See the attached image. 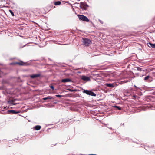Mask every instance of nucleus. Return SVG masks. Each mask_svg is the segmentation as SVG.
I'll return each instance as SVG.
<instances>
[{
	"label": "nucleus",
	"mask_w": 155,
	"mask_h": 155,
	"mask_svg": "<svg viewBox=\"0 0 155 155\" xmlns=\"http://www.w3.org/2000/svg\"><path fill=\"white\" fill-rule=\"evenodd\" d=\"M134 87H135L136 88H137V87L135 85H134Z\"/></svg>",
	"instance_id": "nucleus-25"
},
{
	"label": "nucleus",
	"mask_w": 155,
	"mask_h": 155,
	"mask_svg": "<svg viewBox=\"0 0 155 155\" xmlns=\"http://www.w3.org/2000/svg\"><path fill=\"white\" fill-rule=\"evenodd\" d=\"M41 126L40 125H37L33 127V129L36 130H38L40 129Z\"/></svg>",
	"instance_id": "nucleus-10"
},
{
	"label": "nucleus",
	"mask_w": 155,
	"mask_h": 155,
	"mask_svg": "<svg viewBox=\"0 0 155 155\" xmlns=\"http://www.w3.org/2000/svg\"><path fill=\"white\" fill-rule=\"evenodd\" d=\"M56 96L58 97H62L63 96L60 95H56Z\"/></svg>",
	"instance_id": "nucleus-20"
},
{
	"label": "nucleus",
	"mask_w": 155,
	"mask_h": 155,
	"mask_svg": "<svg viewBox=\"0 0 155 155\" xmlns=\"http://www.w3.org/2000/svg\"><path fill=\"white\" fill-rule=\"evenodd\" d=\"M9 11H10V13H11V15H12L13 16H14V14L13 12H12V11L11 10H9Z\"/></svg>",
	"instance_id": "nucleus-19"
},
{
	"label": "nucleus",
	"mask_w": 155,
	"mask_h": 155,
	"mask_svg": "<svg viewBox=\"0 0 155 155\" xmlns=\"http://www.w3.org/2000/svg\"><path fill=\"white\" fill-rule=\"evenodd\" d=\"M15 101V100H11V101H8V102L10 104L15 105L16 104L14 103Z\"/></svg>",
	"instance_id": "nucleus-12"
},
{
	"label": "nucleus",
	"mask_w": 155,
	"mask_h": 155,
	"mask_svg": "<svg viewBox=\"0 0 155 155\" xmlns=\"http://www.w3.org/2000/svg\"><path fill=\"white\" fill-rule=\"evenodd\" d=\"M83 93H85L87 95H91L93 96H96V94L93 92L86 90H83Z\"/></svg>",
	"instance_id": "nucleus-3"
},
{
	"label": "nucleus",
	"mask_w": 155,
	"mask_h": 155,
	"mask_svg": "<svg viewBox=\"0 0 155 155\" xmlns=\"http://www.w3.org/2000/svg\"><path fill=\"white\" fill-rule=\"evenodd\" d=\"M54 97L51 96H48V97L43 98L42 99L43 100H45L47 99H54Z\"/></svg>",
	"instance_id": "nucleus-11"
},
{
	"label": "nucleus",
	"mask_w": 155,
	"mask_h": 155,
	"mask_svg": "<svg viewBox=\"0 0 155 155\" xmlns=\"http://www.w3.org/2000/svg\"><path fill=\"white\" fill-rule=\"evenodd\" d=\"M70 91L71 92H72V91H74V90H70Z\"/></svg>",
	"instance_id": "nucleus-22"
},
{
	"label": "nucleus",
	"mask_w": 155,
	"mask_h": 155,
	"mask_svg": "<svg viewBox=\"0 0 155 155\" xmlns=\"http://www.w3.org/2000/svg\"><path fill=\"white\" fill-rule=\"evenodd\" d=\"M8 112L9 114L12 113L15 114H18L20 112L19 111H16L15 110H8Z\"/></svg>",
	"instance_id": "nucleus-9"
},
{
	"label": "nucleus",
	"mask_w": 155,
	"mask_h": 155,
	"mask_svg": "<svg viewBox=\"0 0 155 155\" xmlns=\"http://www.w3.org/2000/svg\"><path fill=\"white\" fill-rule=\"evenodd\" d=\"M133 97H135V95H134V96H133Z\"/></svg>",
	"instance_id": "nucleus-26"
},
{
	"label": "nucleus",
	"mask_w": 155,
	"mask_h": 155,
	"mask_svg": "<svg viewBox=\"0 0 155 155\" xmlns=\"http://www.w3.org/2000/svg\"><path fill=\"white\" fill-rule=\"evenodd\" d=\"M100 21V22H101V23H102V24H103V23L101 21Z\"/></svg>",
	"instance_id": "nucleus-23"
},
{
	"label": "nucleus",
	"mask_w": 155,
	"mask_h": 155,
	"mask_svg": "<svg viewBox=\"0 0 155 155\" xmlns=\"http://www.w3.org/2000/svg\"><path fill=\"white\" fill-rule=\"evenodd\" d=\"M137 70L138 71H142V68L140 67H137Z\"/></svg>",
	"instance_id": "nucleus-16"
},
{
	"label": "nucleus",
	"mask_w": 155,
	"mask_h": 155,
	"mask_svg": "<svg viewBox=\"0 0 155 155\" xmlns=\"http://www.w3.org/2000/svg\"><path fill=\"white\" fill-rule=\"evenodd\" d=\"M87 5L84 2H81L80 3V8L82 9L85 10L86 9Z\"/></svg>",
	"instance_id": "nucleus-4"
},
{
	"label": "nucleus",
	"mask_w": 155,
	"mask_h": 155,
	"mask_svg": "<svg viewBox=\"0 0 155 155\" xmlns=\"http://www.w3.org/2000/svg\"><path fill=\"white\" fill-rule=\"evenodd\" d=\"M40 76V74H33V75H30V77H31V78H35L39 77Z\"/></svg>",
	"instance_id": "nucleus-7"
},
{
	"label": "nucleus",
	"mask_w": 155,
	"mask_h": 155,
	"mask_svg": "<svg viewBox=\"0 0 155 155\" xmlns=\"http://www.w3.org/2000/svg\"><path fill=\"white\" fill-rule=\"evenodd\" d=\"M81 78L82 80L84 81H87L90 80V79L88 77L85 76H82L81 77Z\"/></svg>",
	"instance_id": "nucleus-6"
},
{
	"label": "nucleus",
	"mask_w": 155,
	"mask_h": 155,
	"mask_svg": "<svg viewBox=\"0 0 155 155\" xmlns=\"http://www.w3.org/2000/svg\"><path fill=\"white\" fill-rule=\"evenodd\" d=\"M6 107H4V109H6Z\"/></svg>",
	"instance_id": "nucleus-24"
},
{
	"label": "nucleus",
	"mask_w": 155,
	"mask_h": 155,
	"mask_svg": "<svg viewBox=\"0 0 155 155\" xmlns=\"http://www.w3.org/2000/svg\"><path fill=\"white\" fill-rule=\"evenodd\" d=\"M61 3L60 1H58L57 2H54V5H59L61 4Z\"/></svg>",
	"instance_id": "nucleus-15"
},
{
	"label": "nucleus",
	"mask_w": 155,
	"mask_h": 155,
	"mask_svg": "<svg viewBox=\"0 0 155 155\" xmlns=\"http://www.w3.org/2000/svg\"><path fill=\"white\" fill-rule=\"evenodd\" d=\"M82 40L83 43L85 46H89L91 44V41L90 39L84 38H83Z\"/></svg>",
	"instance_id": "nucleus-1"
},
{
	"label": "nucleus",
	"mask_w": 155,
	"mask_h": 155,
	"mask_svg": "<svg viewBox=\"0 0 155 155\" xmlns=\"http://www.w3.org/2000/svg\"><path fill=\"white\" fill-rule=\"evenodd\" d=\"M106 86L109 87H114V85L112 84H106Z\"/></svg>",
	"instance_id": "nucleus-13"
},
{
	"label": "nucleus",
	"mask_w": 155,
	"mask_h": 155,
	"mask_svg": "<svg viewBox=\"0 0 155 155\" xmlns=\"http://www.w3.org/2000/svg\"><path fill=\"white\" fill-rule=\"evenodd\" d=\"M149 76H146V77H145V78H144V80L145 81L148 80L149 78Z\"/></svg>",
	"instance_id": "nucleus-18"
},
{
	"label": "nucleus",
	"mask_w": 155,
	"mask_h": 155,
	"mask_svg": "<svg viewBox=\"0 0 155 155\" xmlns=\"http://www.w3.org/2000/svg\"><path fill=\"white\" fill-rule=\"evenodd\" d=\"M114 107L117 108L119 110H121V108L120 107L118 106H114Z\"/></svg>",
	"instance_id": "nucleus-17"
},
{
	"label": "nucleus",
	"mask_w": 155,
	"mask_h": 155,
	"mask_svg": "<svg viewBox=\"0 0 155 155\" xmlns=\"http://www.w3.org/2000/svg\"><path fill=\"white\" fill-rule=\"evenodd\" d=\"M78 17L80 20H82L86 22H89V20L87 17L84 15H78Z\"/></svg>",
	"instance_id": "nucleus-2"
},
{
	"label": "nucleus",
	"mask_w": 155,
	"mask_h": 155,
	"mask_svg": "<svg viewBox=\"0 0 155 155\" xmlns=\"http://www.w3.org/2000/svg\"><path fill=\"white\" fill-rule=\"evenodd\" d=\"M63 83H66L69 82H71L72 81L71 79L69 78H66L64 79H63L61 80V81Z\"/></svg>",
	"instance_id": "nucleus-8"
},
{
	"label": "nucleus",
	"mask_w": 155,
	"mask_h": 155,
	"mask_svg": "<svg viewBox=\"0 0 155 155\" xmlns=\"http://www.w3.org/2000/svg\"><path fill=\"white\" fill-rule=\"evenodd\" d=\"M18 64V65H22V66H25V65H27L28 64L27 63H26L23 62L22 61H20V62H15V63H11L10 64V65H12V64Z\"/></svg>",
	"instance_id": "nucleus-5"
},
{
	"label": "nucleus",
	"mask_w": 155,
	"mask_h": 155,
	"mask_svg": "<svg viewBox=\"0 0 155 155\" xmlns=\"http://www.w3.org/2000/svg\"><path fill=\"white\" fill-rule=\"evenodd\" d=\"M149 45H149V47H151L153 48H155V44H152L151 43H149Z\"/></svg>",
	"instance_id": "nucleus-14"
},
{
	"label": "nucleus",
	"mask_w": 155,
	"mask_h": 155,
	"mask_svg": "<svg viewBox=\"0 0 155 155\" xmlns=\"http://www.w3.org/2000/svg\"><path fill=\"white\" fill-rule=\"evenodd\" d=\"M51 88L52 89V90H54V87L53 86H50Z\"/></svg>",
	"instance_id": "nucleus-21"
}]
</instances>
